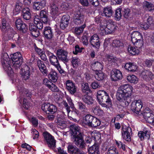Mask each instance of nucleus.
I'll return each instance as SVG.
<instances>
[{
    "label": "nucleus",
    "mask_w": 154,
    "mask_h": 154,
    "mask_svg": "<svg viewBox=\"0 0 154 154\" xmlns=\"http://www.w3.org/2000/svg\"><path fill=\"white\" fill-rule=\"evenodd\" d=\"M89 42L90 44L94 47L99 48L100 45L99 38L98 35L94 34L90 37Z\"/></svg>",
    "instance_id": "2eb2a0df"
},
{
    "label": "nucleus",
    "mask_w": 154,
    "mask_h": 154,
    "mask_svg": "<svg viewBox=\"0 0 154 154\" xmlns=\"http://www.w3.org/2000/svg\"><path fill=\"white\" fill-rule=\"evenodd\" d=\"M57 116L58 118V125L62 127L66 126V125L65 123V122L64 121V119L66 116L65 113L63 112H59Z\"/></svg>",
    "instance_id": "a878e982"
},
{
    "label": "nucleus",
    "mask_w": 154,
    "mask_h": 154,
    "mask_svg": "<svg viewBox=\"0 0 154 154\" xmlns=\"http://www.w3.org/2000/svg\"><path fill=\"white\" fill-rule=\"evenodd\" d=\"M92 120L90 127H96L100 125V121L96 117L93 116Z\"/></svg>",
    "instance_id": "79ce46f5"
},
{
    "label": "nucleus",
    "mask_w": 154,
    "mask_h": 154,
    "mask_svg": "<svg viewBox=\"0 0 154 154\" xmlns=\"http://www.w3.org/2000/svg\"><path fill=\"white\" fill-rule=\"evenodd\" d=\"M122 78L121 72L118 69L113 70L111 72V79L112 80L116 81L121 80Z\"/></svg>",
    "instance_id": "dca6fc26"
},
{
    "label": "nucleus",
    "mask_w": 154,
    "mask_h": 154,
    "mask_svg": "<svg viewBox=\"0 0 154 154\" xmlns=\"http://www.w3.org/2000/svg\"><path fill=\"white\" fill-rule=\"evenodd\" d=\"M147 22L152 28H154V20H153L151 16H149L147 19Z\"/></svg>",
    "instance_id": "bf43d9fd"
},
{
    "label": "nucleus",
    "mask_w": 154,
    "mask_h": 154,
    "mask_svg": "<svg viewBox=\"0 0 154 154\" xmlns=\"http://www.w3.org/2000/svg\"><path fill=\"white\" fill-rule=\"evenodd\" d=\"M92 111L95 115L99 116H102L104 113L103 110L99 106L94 107L92 109Z\"/></svg>",
    "instance_id": "72a5a7b5"
},
{
    "label": "nucleus",
    "mask_w": 154,
    "mask_h": 154,
    "mask_svg": "<svg viewBox=\"0 0 154 154\" xmlns=\"http://www.w3.org/2000/svg\"><path fill=\"white\" fill-rule=\"evenodd\" d=\"M57 73L54 71H51L48 75L49 79L53 82H56L57 80Z\"/></svg>",
    "instance_id": "de8ad7c7"
},
{
    "label": "nucleus",
    "mask_w": 154,
    "mask_h": 154,
    "mask_svg": "<svg viewBox=\"0 0 154 154\" xmlns=\"http://www.w3.org/2000/svg\"><path fill=\"white\" fill-rule=\"evenodd\" d=\"M128 52L132 55H136L138 54L140 51L137 48L132 47L129 45L128 49Z\"/></svg>",
    "instance_id": "a19ab883"
},
{
    "label": "nucleus",
    "mask_w": 154,
    "mask_h": 154,
    "mask_svg": "<svg viewBox=\"0 0 154 154\" xmlns=\"http://www.w3.org/2000/svg\"><path fill=\"white\" fill-rule=\"evenodd\" d=\"M45 5V2L44 0H42L40 2H34L33 8L34 9L39 10L44 8Z\"/></svg>",
    "instance_id": "c756f323"
},
{
    "label": "nucleus",
    "mask_w": 154,
    "mask_h": 154,
    "mask_svg": "<svg viewBox=\"0 0 154 154\" xmlns=\"http://www.w3.org/2000/svg\"><path fill=\"white\" fill-rule=\"evenodd\" d=\"M125 68L130 72H134L137 68V66L134 63H128L125 64Z\"/></svg>",
    "instance_id": "4c0bfd02"
},
{
    "label": "nucleus",
    "mask_w": 154,
    "mask_h": 154,
    "mask_svg": "<svg viewBox=\"0 0 154 154\" xmlns=\"http://www.w3.org/2000/svg\"><path fill=\"white\" fill-rule=\"evenodd\" d=\"M46 11L43 10L40 11V16L41 19H39V17L38 15H35L34 16L33 21L34 24H37L38 23L41 21L44 23H47L48 20Z\"/></svg>",
    "instance_id": "9d476101"
},
{
    "label": "nucleus",
    "mask_w": 154,
    "mask_h": 154,
    "mask_svg": "<svg viewBox=\"0 0 154 154\" xmlns=\"http://www.w3.org/2000/svg\"><path fill=\"white\" fill-rule=\"evenodd\" d=\"M66 88L72 94H74L76 91V87L75 84L72 81L68 80L66 82Z\"/></svg>",
    "instance_id": "6ab92c4d"
},
{
    "label": "nucleus",
    "mask_w": 154,
    "mask_h": 154,
    "mask_svg": "<svg viewBox=\"0 0 154 154\" xmlns=\"http://www.w3.org/2000/svg\"><path fill=\"white\" fill-rule=\"evenodd\" d=\"M88 153L89 154H99V148L97 145L94 144L90 147L88 149Z\"/></svg>",
    "instance_id": "7c9ffc66"
},
{
    "label": "nucleus",
    "mask_w": 154,
    "mask_h": 154,
    "mask_svg": "<svg viewBox=\"0 0 154 154\" xmlns=\"http://www.w3.org/2000/svg\"><path fill=\"white\" fill-rule=\"evenodd\" d=\"M43 33L45 37L47 39L51 38L53 35L52 29L51 27L49 26L45 27Z\"/></svg>",
    "instance_id": "bb28decb"
},
{
    "label": "nucleus",
    "mask_w": 154,
    "mask_h": 154,
    "mask_svg": "<svg viewBox=\"0 0 154 154\" xmlns=\"http://www.w3.org/2000/svg\"><path fill=\"white\" fill-rule=\"evenodd\" d=\"M9 63V59L7 54L6 53L4 54L2 56V65L8 75L11 76L13 75L14 72Z\"/></svg>",
    "instance_id": "20e7f679"
},
{
    "label": "nucleus",
    "mask_w": 154,
    "mask_h": 154,
    "mask_svg": "<svg viewBox=\"0 0 154 154\" xmlns=\"http://www.w3.org/2000/svg\"><path fill=\"white\" fill-rule=\"evenodd\" d=\"M82 89L83 92L88 93L90 90L88 84L85 82L83 83L82 85Z\"/></svg>",
    "instance_id": "3c124183"
},
{
    "label": "nucleus",
    "mask_w": 154,
    "mask_h": 154,
    "mask_svg": "<svg viewBox=\"0 0 154 154\" xmlns=\"http://www.w3.org/2000/svg\"><path fill=\"white\" fill-rule=\"evenodd\" d=\"M79 60L77 57H72V59L71 62L73 67L76 68L79 64Z\"/></svg>",
    "instance_id": "603ef678"
},
{
    "label": "nucleus",
    "mask_w": 154,
    "mask_h": 154,
    "mask_svg": "<svg viewBox=\"0 0 154 154\" xmlns=\"http://www.w3.org/2000/svg\"><path fill=\"white\" fill-rule=\"evenodd\" d=\"M32 133L33 134V139H35L38 138L39 137V133L38 131H37L35 129H33L32 130Z\"/></svg>",
    "instance_id": "338daca9"
},
{
    "label": "nucleus",
    "mask_w": 154,
    "mask_h": 154,
    "mask_svg": "<svg viewBox=\"0 0 154 154\" xmlns=\"http://www.w3.org/2000/svg\"><path fill=\"white\" fill-rule=\"evenodd\" d=\"M83 49L82 48H80L78 45H76L75 47V50H73V53L74 54H77L79 53H81Z\"/></svg>",
    "instance_id": "4d7b16f0"
},
{
    "label": "nucleus",
    "mask_w": 154,
    "mask_h": 154,
    "mask_svg": "<svg viewBox=\"0 0 154 154\" xmlns=\"http://www.w3.org/2000/svg\"><path fill=\"white\" fill-rule=\"evenodd\" d=\"M95 79L97 80L100 81L104 79L105 75L102 72L100 71L95 72Z\"/></svg>",
    "instance_id": "8fccbe9b"
},
{
    "label": "nucleus",
    "mask_w": 154,
    "mask_h": 154,
    "mask_svg": "<svg viewBox=\"0 0 154 154\" xmlns=\"http://www.w3.org/2000/svg\"><path fill=\"white\" fill-rule=\"evenodd\" d=\"M6 21L5 19H3L2 21V25L0 26V29L2 32L5 33L9 31H12V30L10 28L9 26H6Z\"/></svg>",
    "instance_id": "c9c22d12"
},
{
    "label": "nucleus",
    "mask_w": 154,
    "mask_h": 154,
    "mask_svg": "<svg viewBox=\"0 0 154 154\" xmlns=\"http://www.w3.org/2000/svg\"><path fill=\"white\" fill-rule=\"evenodd\" d=\"M43 136L48 146L51 149L56 147V141L54 137L47 132L43 133Z\"/></svg>",
    "instance_id": "6e6552de"
},
{
    "label": "nucleus",
    "mask_w": 154,
    "mask_h": 154,
    "mask_svg": "<svg viewBox=\"0 0 154 154\" xmlns=\"http://www.w3.org/2000/svg\"><path fill=\"white\" fill-rule=\"evenodd\" d=\"M13 64V66L15 69L19 67L21 65L23 58L20 52L14 53L11 57Z\"/></svg>",
    "instance_id": "1a4fd4ad"
},
{
    "label": "nucleus",
    "mask_w": 154,
    "mask_h": 154,
    "mask_svg": "<svg viewBox=\"0 0 154 154\" xmlns=\"http://www.w3.org/2000/svg\"><path fill=\"white\" fill-rule=\"evenodd\" d=\"M142 116L147 122L151 123L153 121L154 115L152 111L148 108H146L142 113Z\"/></svg>",
    "instance_id": "f8f14e48"
},
{
    "label": "nucleus",
    "mask_w": 154,
    "mask_h": 154,
    "mask_svg": "<svg viewBox=\"0 0 154 154\" xmlns=\"http://www.w3.org/2000/svg\"><path fill=\"white\" fill-rule=\"evenodd\" d=\"M70 131L72 136L74 139L75 144L80 148H85V144L82 138L80 128L77 125H73L71 126Z\"/></svg>",
    "instance_id": "f03ea898"
},
{
    "label": "nucleus",
    "mask_w": 154,
    "mask_h": 154,
    "mask_svg": "<svg viewBox=\"0 0 154 154\" xmlns=\"http://www.w3.org/2000/svg\"><path fill=\"white\" fill-rule=\"evenodd\" d=\"M138 136L141 140L144 139H148L150 137L149 133L147 131H140L138 132Z\"/></svg>",
    "instance_id": "58836bf2"
},
{
    "label": "nucleus",
    "mask_w": 154,
    "mask_h": 154,
    "mask_svg": "<svg viewBox=\"0 0 154 154\" xmlns=\"http://www.w3.org/2000/svg\"><path fill=\"white\" fill-rule=\"evenodd\" d=\"M91 69L95 70V72H98V70L101 71L103 68V63L100 62L96 61L92 62L91 64Z\"/></svg>",
    "instance_id": "aec40b11"
},
{
    "label": "nucleus",
    "mask_w": 154,
    "mask_h": 154,
    "mask_svg": "<svg viewBox=\"0 0 154 154\" xmlns=\"http://www.w3.org/2000/svg\"><path fill=\"white\" fill-rule=\"evenodd\" d=\"M84 16L79 12H78L77 13L74 14L73 21L76 25H80L84 22Z\"/></svg>",
    "instance_id": "412c9836"
},
{
    "label": "nucleus",
    "mask_w": 154,
    "mask_h": 154,
    "mask_svg": "<svg viewBox=\"0 0 154 154\" xmlns=\"http://www.w3.org/2000/svg\"><path fill=\"white\" fill-rule=\"evenodd\" d=\"M85 27V24H84L81 27L76 28L75 31V33L78 35H79L82 32L83 29Z\"/></svg>",
    "instance_id": "13d9d810"
},
{
    "label": "nucleus",
    "mask_w": 154,
    "mask_h": 154,
    "mask_svg": "<svg viewBox=\"0 0 154 154\" xmlns=\"http://www.w3.org/2000/svg\"><path fill=\"white\" fill-rule=\"evenodd\" d=\"M30 73L29 67L27 65H25L21 73L23 78L25 80L28 79L30 76Z\"/></svg>",
    "instance_id": "393cba45"
},
{
    "label": "nucleus",
    "mask_w": 154,
    "mask_h": 154,
    "mask_svg": "<svg viewBox=\"0 0 154 154\" xmlns=\"http://www.w3.org/2000/svg\"><path fill=\"white\" fill-rule=\"evenodd\" d=\"M51 90L53 92H57L59 89L56 85L52 83L50 86L48 88Z\"/></svg>",
    "instance_id": "680f3d73"
},
{
    "label": "nucleus",
    "mask_w": 154,
    "mask_h": 154,
    "mask_svg": "<svg viewBox=\"0 0 154 154\" xmlns=\"http://www.w3.org/2000/svg\"><path fill=\"white\" fill-rule=\"evenodd\" d=\"M22 15L24 19L29 20L31 17V11L30 9L27 7L24 8L23 10Z\"/></svg>",
    "instance_id": "c85d7f7f"
},
{
    "label": "nucleus",
    "mask_w": 154,
    "mask_h": 154,
    "mask_svg": "<svg viewBox=\"0 0 154 154\" xmlns=\"http://www.w3.org/2000/svg\"><path fill=\"white\" fill-rule=\"evenodd\" d=\"M56 54L59 60L63 62H67L68 61L67 58L68 52L65 50L59 49L57 51Z\"/></svg>",
    "instance_id": "4468645a"
},
{
    "label": "nucleus",
    "mask_w": 154,
    "mask_h": 154,
    "mask_svg": "<svg viewBox=\"0 0 154 154\" xmlns=\"http://www.w3.org/2000/svg\"><path fill=\"white\" fill-rule=\"evenodd\" d=\"M20 93L21 95L20 99L19 101L21 103L23 100V106L26 109H28L30 107V104L27 101L25 98L26 97H29L31 95L30 93L29 92L28 90L26 89H23L20 91Z\"/></svg>",
    "instance_id": "423d86ee"
},
{
    "label": "nucleus",
    "mask_w": 154,
    "mask_h": 154,
    "mask_svg": "<svg viewBox=\"0 0 154 154\" xmlns=\"http://www.w3.org/2000/svg\"><path fill=\"white\" fill-rule=\"evenodd\" d=\"M46 54L49 57V60L50 63L56 68L60 73H63L64 71L61 68L57 57L53 53L48 51H46Z\"/></svg>",
    "instance_id": "39448f33"
},
{
    "label": "nucleus",
    "mask_w": 154,
    "mask_h": 154,
    "mask_svg": "<svg viewBox=\"0 0 154 154\" xmlns=\"http://www.w3.org/2000/svg\"><path fill=\"white\" fill-rule=\"evenodd\" d=\"M70 17L68 15L63 16L61 19L60 26L61 28L64 29L67 27L69 23Z\"/></svg>",
    "instance_id": "b1692460"
},
{
    "label": "nucleus",
    "mask_w": 154,
    "mask_h": 154,
    "mask_svg": "<svg viewBox=\"0 0 154 154\" xmlns=\"http://www.w3.org/2000/svg\"><path fill=\"white\" fill-rule=\"evenodd\" d=\"M43 83L48 88L50 86L52 83L47 78L44 79L43 80Z\"/></svg>",
    "instance_id": "774afa93"
},
{
    "label": "nucleus",
    "mask_w": 154,
    "mask_h": 154,
    "mask_svg": "<svg viewBox=\"0 0 154 154\" xmlns=\"http://www.w3.org/2000/svg\"><path fill=\"white\" fill-rule=\"evenodd\" d=\"M97 99L99 103L102 107L107 109L112 106V101L109 96L103 90H100L98 91Z\"/></svg>",
    "instance_id": "7ed1b4c3"
},
{
    "label": "nucleus",
    "mask_w": 154,
    "mask_h": 154,
    "mask_svg": "<svg viewBox=\"0 0 154 154\" xmlns=\"http://www.w3.org/2000/svg\"><path fill=\"white\" fill-rule=\"evenodd\" d=\"M113 11L110 7H106L104 8L103 10V14L105 17H111L113 14Z\"/></svg>",
    "instance_id": "2f4dec72"
},
{
    "label": "nucleus",
    "mask_w": 154,
    "mask_h": 154,
    "mask_svg": "<svg viewBox=\"0 0 154 154\" xmlns=\"http://www.w3.org/2000/svg\"><path fill=\"white\" fill-rule=\"evenodd\" d=\"M88 34L86 33L82 37L81 40L83 42V44L85 45H87L88 44V39L87 36Z\"/></svg>",
    "instance_id": "052dcab7"
},
{
    "label": "nucleus",
    "mask_w": 154,
    "mask_h": 154,
    "mask_svg": "<svg viewBox=\"0 0 154 154\" xmlns=\"http://www.w3.org/2000/svg\"><path fill=\"white\" fill-rule=\"evenodd\" d=\"M127 79L129 82L134 84L137 83L138 81V78L134 75H128Z\"/></svg>",
    "instance_id": "49530a36"
},
{
    "label": "nucleus",
    "mask_w": 154,
    "mask_h": 154,
    "mask_svg": "<svg viewBox=\"0 0 154 154\" xmlns=\"http://www.w3.org/2000/svg\"><path fill=\"white\" fill-rule=\"evenodd\" d=\"M66 99L70 106L71 108H73L74 107V105L72 102V100L71 97L68 96H66Z\"/></svg>",
    "instance_id": "e2e57ef3"
},
{
    "label": "nucleus",
    "mask_w": 154,
    "mask_h": 154,
    "mask_svg": "<svg viewBox=\"0 0 154 154\" xmlns=\"http://www.w3.org/2000/svg\"><path fill=\"white\" fill-rule=\"evenodd\" d=\"M22 6V4L20 2L18 1L16 2L15 8L13 11L14 15H17L20 13Z\"/></svg>",
    "instance_id": "ea45409f"
},
{
    "label": "nucleus",
    "mask_w": 154,
    "mask_h": 154,
    "mask_svg": "<svg viewBox=\"0 0 154 154\" xmlns=\"http://www.w3.org/2000/svg\"><path fill=\"white\" fill-rule=\"evenodd\" d=\"M29 28L31 32V34L34 37H37L39 35L40 33L35 26L31 25H29Z\"/></svg>",
    "instance_id": "e433bc0d"
},
{
    "label": "nucleus",
    "mask_w": 154,
    "mask_h": 154,
    "mask_svg": "<svg viewBox=\"0 0 154 154\" xmlns=\"http://www.w3.org/2000/svg\"><path fill=\"white\" fill-rule=\"evenodd\" d=\"M140 76L141 77L146 80L148 79L149 78L151 79H153L154 78V75L151 72L147 70H144L142 71L140 74Z\"/></svg>",
    "instance_id": "4be33fe9"
},
{
    "label": "nucleus",
    "mask_w": 154,
    "mask_h": 154,
    "mask_svg": "<svg viewBox=\"0 0 154 154\" xmlns=\"http://www.w3.org/2000/svg\"><path fill=\"white\" fill-rule=\"evenodd\" d=\"M143 6L146 10L151 11L154 9V5L151 3L145 1L143 3Z\"/></svg>",
    "instance_id": "a18cd8bd"
},
{
    "label": "nucleus",
    "mask_w": 154,
    "mask_h": 154,
    "mask_svg": "<svg viewBox=\"0 0 154 154\" xmlns=\"http://www.w3.org/2000/svg\"><path fill=\"white\" fill-rule=\"evenodd\" d=\"M112 45L114 47H119L122 46L123 45V43L120 40L116 39L113 41Z\"/></svg>",
    "instance_id": "6e6d98bb"
},
{
    "label": "nucleus",
    "mask_w": 154,
    "mask_h": 154,
    "mask_svg": "<svg viewBox=\"0 0 154 154\" xmlns=\"http://www.w3.org/2000/svg\"><path fill=\"white\" fill-rule=\"evenodd\" d=\"M143 106V103L141 100H136L132 102L131 109L134 112L138 114Z\"/></svg>",
    "instance_id": "9b49d317"
},
{
    "label": "nucleus",
    "mask_w": 154,
    "mask_h": 154,
    "mask_svg": "<svg viewBox=\"0 0 154 154\" xmlns=\"http://www.w3.org/2000/svg\"><path fill=\"white\" fill-rule=\"evenodd\" d=\"M82 100L84 102L88 105L92 104L94 102L91 97L88 95L84 96L82 98Z\"/></svg>",
    "instance_id": "09e8293b"
},
{
    "label": "nucleus",
    "mask_w": 154,
    "mask_h": 154,
    "mask_svg": "<svg viewBox=\"0 0 154 154\" xmlns=\"http://www.w3.org/2000/svg\"><path fill=\"white\" fill-rule=\"evenodd\" d=\"M77 104L78 109L81 112H85L87 111L88 108L84 103L81 101H79L78 102Z\"/></svg>",
    "instance_id": "37998d69"
},
{
    "label": "nucleus",
    "mask_w": 154,
    "mask_h": 154,
    "mask_svg": "<svg viewBox=\"0 0 154 154\" xmlns=\"http://www.w3.org/2000/svg\"><path fill=\"white\" fill-rule=\"evenodd\" d=\"M100 32L103 35L109 34L106 24L101 23L100 29Z\"/></svg>",
    "instance_id": "c03bdc74"
},
{
    "label": "nucleus",
    "mask_w": 154,
    "mask_h": 154,
    "mask_svg": "<svg viewBox=\"0 0 154 154\" xmlns=\"http://www.w3.org/2000/svg\"><path fill=\"white\" fill-rule=\"evenodd\" d=\"M50 14L53 16H55L58 14L59 9L57 6L54 3L50 5Z\"/></svg>",
    "instance_id": "f704fd0d"
},
{
    "label": "nucleus",
    "mask_w": 154,
    "mask_h": 154,
    "mask_svg": "<svg viewBox=\"0 0 154 154\" xmlns=\"http://www.w3.org/2000/svg\"><path fill=\"white\" fill-rule=\"evenodd\" d=\"M37 64L39 70L44 75H46L48 73V70L43 62L41 60H39L37 61Z\"/></svg>",
    "instance_id": "cd10ccee"
},
{
    "label": "nucleus",
    "mask_w": 154,
    "mask_h": 154,
    "mask_svg": "<svg viewBox=\"0 0 154 154\" xmlns=\"http://www.w3.org/2000/svg\"><path fill=\"white\" fill-rule=\"evenodd\" d=\"M123 14L124 17L125 18H128L130 14V10L128 8L124 9L123 11Z\"/></svg>",
    "instance_id": "0e129e2a"
},
{
    "label": "nucleus",
    "mask_w": 154,
    "mask_h": 154,
    "mask_svg": "<svg viewBox=\"0 0 154 154\" xmlns=\"http://www.w3.org/2000/svg\"><path fill=\"white\" fill-rule=\"evenodd\" d=\"M122 139L127 141H131V135L132 134L131 128L130 127L124 128L121 131Z\"/></svg>",
    "instance_id": "ddd939ff"
},
{
    "label": "nucleus",
    "mask_w": 154,
    "mask_h": 154,
    "mask_svg": "<svg viewBox=\"0 0 154 154\" xmlns=\"http://www.w3.org/2000/svg\"><path fill=\"white\" fill-rule=\"evenodd\" d=\"M109 33L114 32L116 29V26L114 22L112 20H109L106 24Z\"/></svg>",
    "instance_id": "5701e85b"
},
{
    "label": "nucleus",
    "mask_w": 154,
    "mask_h": 154,
    "mask_svg": "<svg viewBox=\"0 0 154 154\" xmlns=\"http://www.w3.org/2000/svg\"><path fill=\"white\" fill-rule=\"evenodd\" d=\"M121 9L118 8L116 11L115 13V18L117 20H119L122 17Z\"/></svg>",
    "instance_id": "864d4df0"
},
{
    "label": "nucleus",
    "mask_w": 154,
    "mask_h": 154,
    "mask_svg": "<svg viewBox=\"0 0 154 154\" xmlns=\"http://www.w3.org/2000/svg\"><path fill=\"white\" fill-rule=\"evenodd\" d=\"M42 109L44 111H48L49 112L53 113L57 111L56 107L54 105L50 104H44L42 107Z\"/></svg>",
    "instance_id": "f3484780"
},
{
    "label": "nucleus",
    "mask_w": 154,
    "mask_h": 154,
    "mask_svg": "<svg viewBox=\"0 0 154 154\" xmlns=\"http://www.w3.org/2000/svg\"><path fill=\"white\" fill-rule=\"evenodd\" d=\"M131 41L133 44L140 48L143 45V37L140 33L138 32H134L131 35Z\"/></svg>",
    "instance_id": "0eeeda50"
},
{
    "label": "nucleus",
    "mask_w": 154,
    "mask_h": 154,
    "mask_svg": "<svg viewBox=\"0 0 154 154\" xmlns=\"http://www.w3.org/2000/svg\"><path fill=\"white\" fill-rule=\"evenodd\" d=\"M67 149L68 152L71 154H85L82 151L72 144L69 145Z\"/></svg>",
    "instance_id": "a211bd4d"
},
{
    "label": "nucleus",
    "mask_w": 154,
    "mask_h": 154,
    "mask_svg": "<svg viewBox=\"0 0 154 154\" xmlns=\"http://www.w3.org/2000/svg\"><path fill=\"white\" fill-rule=\"evenodd\" d=\"M68 118L71 120H73L75 122H78L76 119V117H77V115L75 112H73L71 111L68 114Z\"/></svg>",
    "instance_id": "5fc2aeb1"
},
{
    "label": "nucleus",
    "mask_w": 154,
    "mask_h": 154,
    "mask_svg": "<svg viewBox=\"0 0 154 154\" xmlns=\"http://www.w3.org/2000/svg\"><path fill=\"white\" fill-rule=\"evenodd\" d=\"M18 29L22 31L24 33H25L28 29V26L25 23H23L20 26V29Z\"/></svg>",
    "instance_id": "69168bd1"
},
{
    "label": "nucleus",
    "mask_w": 154,
    "mask_h": 154,
    "mask_svg": "<svg viewBox=\"0 0 154 154\" xmlns=\"http://www.w3.org/2000/svg\"><path fill=\"white\" fill-rule=\"evenodd\" d=\"M93 116L90 115H87L83 118L82 123L84 125H87L90 127Z\"/></svg>",
    "instance_id": "473e14b6"
},
{
    "label": "nucleus",
    "mask_w": 154,
    "mask_h": 154,
    "mask_svg": "<svg viewBox=\"0 0 154 154\" xmlns=\"http://www.w3.org/2000/svg\"><path fill=\"white\" fill-rule=\"evenodd\" d=\"M133 87L130 85L126 84L120 86L117 93V98L119 104L123 107L128 106L131 102Z\"/></svg>",
    "instance_id": "f257e3e1"
}]
</instances>
